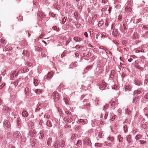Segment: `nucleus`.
I'll list each match as a JSON object with an SVG mask.
<instances>
[{"label":"nucleus","instance_id":"f257e3e1","mask_svg":"<svg viewBox=\"0 0 148 148\" xmlns=\"http://www.w3.org/2000/svg\"><path fill=\"white\" fill-rule=\"evenodd\" d=\"M30 143L32 147L35 148H38L41 146V144L39 141L34 138H31L30 139Z\"/></svg>","mask_w":148,"mask_h":148},{"label":"nucleus","instance_id":"f03ea898","mask_svg":"<svg viewBox=\"0 0 148 148\" xmlns=\"http://www.w3.org/2000/svg\"><path fill=\"white\" fill-rule=\"evenodd\" d=\"M83 142L84 145H85L89 146L91 145L90 140L88 137L84 138L83 140Z\"/></svg>","mask_w":148,"mask_h":148},{"label":"nucleus","instance_id":"7ed1b4c3","mask_svg":"<svg viewBox=\"0 0 148 148\" xmlns=\"http://www.w3.org/2000/svg\"><path fill=\"white\" fill-rule=\"evenodd\" d=\"M53 98L55 102L57 101L60 98L59 94L57 92H54L53 94Z\"/></svg>","mask_w":148,"mask_h":148},{"label":"nucleus","instance_id":"20e7f679","mask_svg":"<svg viewBox=\"0 0 148 148\" xmlns=\"http://www.w3.org/2000/svg\"><path fill=\"white\" fill-rule=\"evenodd\" d=\"M36 130L31 128L29 131V135L31 137H34L36 136Z\"/></svg>","mask_w":148,"mask_h":148},{"label":"nucleus","instance_id":"39448f33","mask_svg":"<svg viewBox=\"0 0 148 148\" xmlns=\"http://www.w3.org/2000/svg\"><path fill=\"white\" fill-rule=\"evenodd\" d=\"M3 125L5 127L7 128L10 129L11 128V124L10 122L8 120H6L3 123Z\"/></svg>","mask_w":148,"mask_h":148},{"label":"nucleus","instance_id":"423d86ee","mask_svg":"<svg viewBox=\"0 0 148 148\" xmlns=\"http://www.w3.org/2000/svg\"><path fill=\"white\" fill-rule=\"evenodd\" d=\"M107 85V84L105 83L104 81H103L102 84L99 86V88L101 90H103L106 88Z\"/></svg>","mask_w":148,"mask_h":148},{"label":"nucleus","instance_id":"0eeeda50","mask_svg":"<svg viewBox=\"0 0 148 148\" xmlns=\"http://www.w3.org/2000/svg\"><path fill=\"white\" fill-rule=\"evenodd\" d=\"M14 137H16L17 138H21L22 136L20 132L18 131L15 132L14 134Z\"/></svg>","mask_w":148,"mask_h":148},{"label":"nucleus","instance_id":"6e6552de","mask_svg":"<svg viewBox=\"0 0 148 148\" xmlns=\"http://www.w3.org/2000/svg\"><path fill=\"white\" fill-rule=\"evenodd\" d=\"M53 75V72H50L48 73L47 75L45 76V78L48 80H49L52 77Z\"/></svg>","mask_w":148,"mask_h":148},{"label":"nucleus","instance_id":"1a4fd4ad","mask_svg":"<svg viewBox=\"0 0 148 148\" xmlns=\"http://www.w3.org/2000/svg\"><path fill=\"white\" fill-rule=\"evenodd\" d=\"M112 34L115 37L117 36L118 35L117 30L116 29H114L112 32Z\"/></svg>","mask_w":148,"mask_h":148},{"label":"nucleus","instance_id":"9d476101","mask_svg":"<svg viewBox=\"0 0 148 148\" xmlns=\"http://www.w3.org/2000/svg\"><path fill=\"white\" fill-rule=\"evenodd\" d=\"M126 140L128 143L130 144L131 143L132 138L130 135H128L126 137Z\"/></svg>","mask_w":148,"mask_h":148},{"label":"nucleus","instance_id":"9b49d317","mask_svg":"<svg viewBox=\"0 0 148 148\" xmlns=\"http://www.w3.org/2000/svg\"><path fill=\"white\" fill-rule=\"evenodd\" d=\"M132 88L131 86L129 85H126L125 86V90L127 91H129L131 90Z\"/></svg>","mask_w":148,"mask_h":148},{"label":"nucleus","instance_id":"f8f14e48","mask_svg":"<svg viewBox=\"0 0 148 148\" xmlns=\"http://www.w3.org/2000/svg\"><path fill=\"white\" fill-rule=\"evenodd\" d=\"M115 74V71L114 70H111L110 77L111 78H113L114 77V75Z\"/></svg>","mask_w":148,"mask_h":148},{"label":"nucleus","instance_id":"ddd939ff","mask_svg":"<svg viewBox=\"0 0 148 148\" xmlns=\"http://www.w3.org/2000/svg\"><path fill=\"white\" fill-rule=\"evenodd\" d=\"M38 16L40 17H42V18H44L46 16V15L44 13L42 12H39L37 14Z\"/></svg>","mask_w":148,"mask_h":148},{"label":"nucleus","instance_id":"4468645a","mask_svg":"<svg viewBox=\"0 0 148 148\" xmlns=\"http://www.w3.org/2000/svg\"><path fill=\"white\" fill-rule=\"evenodd\" d=\"M110 103H111V106L114 108L113 109H114L116 106L117 105L116 102L114 101H111V102H110Z\"/></svg>","mask_w":148,"mask_h":148},{"label":"nucleus","instance_id":"2eb2a0df","mask_svg":"<svg viewBox=\"0 0 148 148\" xmlns=\"http://www.w3.org/2000/svg\"><path fill=\"white\" fill-rule=\"evenodd\" d=\"M41 108V104H38L37 105V108L36 109V110L35 111V112H37L38 111H39L40 109Z\"/></svg>","mask_w":148,"mask_h":148},{"label":"nucleus","instance_id":"dca6fc26","mask_svg":"<svg viewBox=\"0 0 148 148\" xmlns=\"http://www.w3.org/2000/svg\"><path fill=\"white\" fill-rule=\"evenodd\" d=\"M22 114L23 116L24 117H27L28 115V113L26 111H24L22 112Z\"/></svg>","mask_w":148,"mask_h":148},{"label":"nucleus","instance_id":"f3484780","mask_svg":"<svg viewBox=\"0 0 148 148\" xmlns=\"http://www.w3.org/2000/svg\"><path fill=\"white\" fill-rule=\"evenodd\" d=\"M134 83L136 85L139 86L140 84V81L138 80V79L136 78L134 80Z\"/></svg>","mask_w":148,"mask_h":148},{"label":"nucleus","instance_id":"a211bd4d","mask_svg":"<svg viewBox=\"0 0 148 148\" xmlns=\"http://www.w3.org/2000/svg\"><path fill=\"white\" fill-rule=\"evenodd\" d=\"M82 145V141L80 140H79L77 141V143L76 144V145L78 147H80Z\"/></svg>","mask_w":148,"mask_h":148},{"label":"nucleus","instance_id":"6ab92c4d","mask_svg":"<svg viewBox=\"0 0 148 148\" xmlns=\"http://www.w3.org/2000/svg\"><path fill=\"white\" fill-rule=\"evenodd\" d=\"M40 135L39 136V138L42 139L44 137V132L43 131H41L40 133Z\"/></svg>","mask_w":148,"mask_h":148},{"label":"nucleus","instance_id":"aec40b11","mask_svg":"<svg viewBox=\"0 0 148 148\" xmlns=\"http://www.w3.org/2000/svg\"><path fill=\"white\" fill-rule=\"evenodd\" d=\"M60 147L61 148H64L65 147L66 145L65 142L62 140L60 143Z\"/></svg>","mask_w":148,"mask_h":148},{"label":"nucleus","instance_id":"412c9836","mask_svg":"<svg viewBox=\"0 0 148 148\" xmlns=\"http://www.w3.org/2000/svg\"><path fill=\"white\" fill-rule=\"evenodd\" d=\"M73 40H75L76 41V42H79L82 40V39H81V38H79L77 37H74L73 38Z\"/></svg>","mask_w":148,"mask_h":148},{"label":"nucleus","instance_id":"4be33fe9","mask_svg":"<svg viewBox=\"0 0 148 148\" xmlns=\"http://www.w3.org/2000/svg\"><path fill=\"white\" fill-rule=\"evenodd\" d=\"M117 139L119 140V142H122L123 141V138L120 135H119L118 136Z\"/></svg>","mask_w":148,"mask_h":148},{"label":"nucleus","instance_id":"5701e85b","mask_svg":"<svg viewBox=\"0 0 148 148\" xmlns=\"http://www.w3.org/2000/svg\"><path fill=\"white\" fill-rule=\"evenodd\" d=\"M29 88L28 87H26L25 89V95L27 96H29Z\"/></svg>","mask_w":148,"mask_h":148},{"label":"nucleus","instance_id":"b1692460","mask_svg":"<svg viewBox=\"0 0 148 148\" xmlns=\"http://www.w3.org/2000/svg\"><path fill=\"white\" fill-rule=\"evenodd\" d=\"M77 137V135L76 134H73L71 138L72 140H75L76 138V137Z\"/></svg>","mask_w":148,"mask_h":148},{"label":"nucleus","instance_id":"393cba45","mask_svg":"<svg viewBox=\"0 0 148 148\" xmlns=\"http://www.w3.org/2000/svg\"><path fill=\"white\" fill-rule=\"evenodd\" d=\"M104 23V22L102 21H100L98 24V26H101Z\"/></svg>","mask_w":148,"mask_h":148},{"label":"nucleus","instance_id":"a878e982","mask_svg":"<svg viewBox=\"0 0 148 148\" xmlns=\"http://www.w3.org/2000/svg\"><path fill=\"white\" fill-rule=\"evenodd\" d=\"M46 125L47 126L49 127H51L52 126L51 123V122L49 121H48L46 122Z\"/></svg>","mask_w":148,"mask_h":148},{"label":"nucleus","instance_id":"bb28decb","mask_svg":"<svg viewBox=\"0 0 148 148\" xmlns=\"http://www.w3.org/2000/svg\"><path fill=\"white\" fill-rule=\"evenodd\" d=\"M79 122H80L81 123H82L83 124L86 123L87 122L86 120H84L83 119H80L79 120Z\"/></svg>","mask_w":148,"mask_h":148},{"label":"nucleus","instance_id":"cd10ccee","mask_svg":"<svg viewBox=\"0 0 148 148\" xmlns=\"http://www.w3.org/2000/svg\"><path fill=\"white\" fill-rule=\"evenodd\" d=\"M64 102H65L66 104H69V101L68 99L66 98L65 97H64Z\"/></svg>","mask_w":148,"mask_h":148},{"label":"nucleus","instance_id":"c85d7f7f","mask_svg":"<svg viewBox=\"0 0 148 148\" xmlns=\"http://www.w3.org/2000/svg\"><path fill=\"white\" fill-rule=\"evenodd\" d=\"M28 51H25V50H24L23 51L22 54L24 56H27L28 55Z\"/></svg>","mask_w":148,"mask_h":148},{"label":"nucleus","instance_id":"c756f323","mask_svg":"<svg viewBox=\"0 0 148 148\" xmlns=\"http://www.w3.org/2000/svg\"><path fill=\"white\" fill-rule=\"evenodd\" d=\"M73 120L72 118H66V121L67 123H70Z\"/></svg>","mask_w":148,"mask_h":148},{"label":"nucleus","instance_id":"7c9ffc66","mask_svg":"<svg viewBox=\"0 0 148 148\" xmlns=\"http://www.w3.org/2000/svg\"><path fill=\"white\" fill-rule=\"evenodd\" d=\"M16 73V71L14 72L10 76V77L12 79H14V77L15 76V74Z\"/></svg>","mask_w":148,"mask_h":148},{"label":"nucleus","instance_id":"2f4dec72","mask_svg":"<svg viewBox=\"0 0 148 148\" xmlns=\"http://www.w3.org/2000/svg\"><path fill=\"white\" fill-rule=\"evenodd\" d=\"M52 28L53 29H54L57 32H58L59 31L60 29L59 28L57 27L56 26H54L52 27Z\"/></svg>","mask_w":148,"mask_h":148},{"label":"nucleus","instance_id":"473e14b6","mask_svg":"<svg viewBox=\"0 0 148 148\" xmlns=\"http://www.w3.org/2000/svg\"><path fill=\"white\" fill-rule=\"evenodd\" d=\"M34 83L35 86H37L38 84V80L36 79H34Z\"/></svg>","mask_w":148,"mask_h":148},{"label":"nucleus","instance_id":"72a5a7b5","mask_svg":"<svg viewBox=\"0 0 148 148\" xmlns=\"http://www.w3.org/2000/svg\"><path fill=\"white\" fill-rule=\"evenodd\" d=\"M67 19V17H64V18H63L62 19V23L63 24H64L65 23L66 20Z\"/></svg>","mask_w":148,"mask_h":148},{"label":"nucleus","instance_id":"f704fd0d","mask_svg":"<svg viewBox=\"0 0 148 148\" xmlns=\"http://www.w3.org/2000/svg\"><path fill=\"white\" fill-rule=\"evenodd\" d=\"M17 128L19 130H20L21 128V123H17Z\"/></svg>","mask_w":148,"mask_h":148},{"label":"nucleus","instance_id":"c9c22d12","mask_svg":"<svg viewBox=\"0 0 148 148\" xmlns=\"http://www.w3.org/2000/svg\"><path fill=\"white\" fill-rule=\"evenodd\" d=\"M41 91V90L40 89H37L36 90H35V92L38 94L40 93Z\"/></svg>","mask_w":148,"mask_h":148},{"label":"nucleus","instance_id":"e433bc0d","mask_svg":"<svg viewBox=\"0 0 148 148\" xmlns=\"http://www.w3.org/2000/svg\"><path fill=\"white\" fill-rule=\"evenodd\" d=\"M138 93V94H140L143 92V90L142 88H140L138 90H137Z\"/></svg>","mask_w":148,"mask_h":148},{"label":"nucleus","instance_id":"4c0bfd02","mask_svg":"<svg viewBox=\"0 0 148 148\" xmlns=\"http://www.w3.org/2000/svg\"><path fill=\"white\" fill-rule=\"evenodd\" d=\"M81 128V126L80 125H77L75 127V130H76L77 131L79 130Z\"/></svg>","mask_w":148,"mask_h":148},{"label":"nucleus","instance_id":"58836bf2","mask_svg":"<svg viewBox=\"0 0 148 148\" xmlns=\"http://www.w3.org/2000/svg\"><path fill=\"white\" fill-rule=\"evenodd\" d=\"M142 135L140 134L137 135L135 137V139L136 140H138L141 137Z\"/></svg>","mask_w":148,"mask_h":148},{"label":"nucleus","instance_id":"ea45409f","mask_svg":"<svg viewBox=\"0 0 148 148\" xmlns=\"http://www.w3.org/2000/svg\"><path fill=\"white\" fill-rule=\"evenodd\" d=\"M49 14V15L53 17H55L56 15V14H54L51 12H50Z\"/></svg>","mask_w":148,"mask_h":148},{"label":"nucleus","instance_id":"a19ab883","mask_svg":"<svg viewBox=\"0 0 148 148\" xmlns=\"http://www.w3.org/2000/svg\"><path fill=\"white\" fill-rule=\"evenodd\" d=\"M102 144H100L99 143H95V146H97V147H101L102 146Z\"/></svg>","mask_w":148,"mask_h":148},{"label":"nucleus","instance_id":"79ce46f5","mask_svg":"<svg viewBox=\"0 0 148 148\" xmlns=\"http://www.w3.org/2000/svg\"><path fill=\"white\" fill-rule=\"evenodd\" d=\"M125 10L126 11H130L131 10V8H130L129 7H128V6L126 7L125 8Z\"/></svg>","mask_w":148,"mask_h":148},{"label":"nucleus","instance_id":"37998d69","mask_svg":"<svg viewBox=\"0 0 148 148\" xmlns=\"http://www.w3.org/2000/svg\"><path fill=\"white\" fill-rule=\"evenodd\" d=\"M108 139L112 142L114 140V138L113 137H109L108 138Z\"/></svg>","mask_w":148,"mask_h":148},{"label":"nucleus","instance_id":"c03bdc74","mask_svg":"<svg viewBox=\"0 0 148 148\" xmlns=\"http://www.w3.org/2000/svg\"><path fill=\"white\" fill-rule=\"evenodd\" d=\"M105 144L106 146H108L109 147H110L111 146V144L110 143H108V142L106 141L105 142Z\"/></svg>","mask_w":148,"mask_h":148},{"label":"nucleus","instance_id":"a18cd8bd","mask_svg":"<svg viewBox=\"0 0 148 148\" xmlns=\"http://www.w3.org/2000/svg\"><path fill=\"white\" fill-rule=\"evenodd\" d=\"M109 105L108 104H106L104 107L103 110H106L108 109V108L109 107Z\"/></svg>","mask_w":148,"mask_h":148},{"label":"nucleus","instance_id":"49530a36","mask_svg":"<svg viewBox=\"0 0 148 148\" xmlns=\"http://www.w3.org/2000/svg\"><path fill=\"white\" fill-rule=\"evenodd\" d=\"M124 130V132L126 133L127 131V125L124 126L123 127Z\"/></svg>","mask_w":148,"mask_h":148},{"label":"nucleus","instance_id":"de8ad7c7","mask_svg":"<svg viewBox=\"0 0 148 148\" xmlns=\"http://www.w3.org/2000/svg\"><path fill=\"white\" fill-rule=\"evenodd\" d=\"M64 127L66 129H69L71 128V126L67 124L65 126H64Z\"/></svg>","mask_w":148,"mask_h":148},{"label":"nucleus","instance_id":"09e8293b","mask_svg":"<svg viewBox=\"0 0 148 148\" xmlns=\"http://www.w3.org/2000/svg\"><path fill=\"white\" fill-rule=\"evenodd\" d=\"M19 80H18L17 82H14L12 84L15 86H16L18 84Z\"/></svg>","mask_w":148,"mask_h":148},{"label":"nucleus","instance_id":"8fccbe9b","mask_svg":"<svg viewBox=\"0 0 148 148\" xmlns=\"http://www.w3.org/2000/svg\"><path fill=\"white\" fill-rule=\"evenodd\" d=\"M58 142L57 141L54 144V145H53V146L55 148H58Z\"/></svg>","mask_w":148,"mask_h":148},{"label":"nucleus","instance_id":"3c124183","mask_svg":"<svg viewBox=\"0 0 148 148\" xmlns=\"http://www.w3.org/2000/svg\"><path fill=\"white\" fill-rule=\"evenodd\" d=\"M16 123H21V120L20 118H17L16 119Z\"/></svg>","mask_w":148,"mask_h":148},{"label":"nucleus","instance_id":"603ef678","mask_svg":"<svg viewBox=\"0 0 148 148\" xmlns=\"http://www.w3.org/2000/svg\"><path fill=\"white\" fill-rule=\"evenodd\" d=\"M50 116L49 115L45 114L44 115V117L45 118L49 119L50 118Z\"/></svg>","mask_w":148,"mask_h":148},{"label":"nucleus","instance_id":"864d4df0","mask_svg":"<svg viewBox=\"0 0 148 148\" xmlns=\"http://www.w3.org/2000/svg\"><path fill=\"white\" fill-rule=\"evenodd\" d=\"M5 85V83H3L0 86V89L3 88Z\"/></svg>","mask_w":148,"mask_h":148},{"label":"nucleus","instance_id":"5fc2aeb1","mask_svg":"<svg viewBox=\"0 0 148 148\" xmlns=\"http://www.w3.org/2000/svg\"><path fill=\"white\" fill-rule=\"evenodd\" d=\"M138 101V99H136V98H134L133 99L132 102L133 103H136V102Z\"/></svg>","mask_w":148,"mask_h":148},{"label":"nucleus","instance_id":"6e6d98bb","mask_svg":"<svg viewBox=\"0 0 148 148\" xmlns=\"http://www.w3.org/2000/svg\"><path fill=\"white\" fill-rule=\"evenodd\" d=\"M108 113L107 112H106L104 116V118L105 119H106L107 118V117L108 116Z\"/></svg>","mask_w":148,"mask_h":148},{"label":"nucleus","instance_id":"4d7b16f0","mask_svg":"<svg viewBox=\"0 0 148 148\" xmlns=\"http://www.w3.org/2000/svg\"><path fill=\"white\" fill-rule=\"evenodd\" d=\"M126 114H130L131 112L130 111L128 110L127 109L126 110Z\"/></svg>","mask_w":148,"mask_h":148},{"label":"nucleus","instance_id":"13d9d810","mask_svg":"<svg viewBox=\"0 0 148 148\" xmlns=\"http://www.w3.org/2000/svg\"><path fill=\"white\" fill-rule=\"evenodd\" d=\"M26 63L27 65L29 66L30 67L32 65V64L30 62H27Z\"/></svg>","mask_w":148,"mask_h":148},{"label":"nucleus","instance_id":"bf43d9fd","mask_svg":"<svg viewBox=\"0 0 148 148\" xmlns=\"http://www.w3.org/2000/svg\"><path fill=\"white\" fill-rule=\"evenodd\" d=\"M116 116L115 115H114V116H112V118L111 119L112 120V121H114V119H115L116 118Z\"/></svg>","mask_w":148,"mask_h":148},{"label":"nucleus","instance_id":"052dcab7","mask_svg":"<svg viewBox=\"0 0 148 148\" xmlns=\"http://www.w3.org/2000/svg\"><path fill=\"white\" fill-rule=\"evenodd\" d=\"M65 113L67 114V115H71V112L69 111H65Z\"/></svg>","mask_w":148,"mask_h":148},{"label":"nucleus","instance_id":"680f3d73","mask_svg":"<svg viewBox=\"0 0 148 148\" xmlns=\"http://www.w3.org/2000/svg\"><path fill=\"white\" fill-rule=\"evenodd\" d=\"M122 16L121 14L119 15L118 17V19L121 20L122 19Z\"/></svg>","mask_w":148,"mask_h":148},{"label":"nucleus","instance_id":"e2e57ef3","mask_svg":"<svg viewBox=\"0 0 148 148\" xmlns=\"http://www.w3.org/2000/svg\"><path fill=\"white\" fill-rule=\"evenodd\" d=\"M108 2L107 0H102V3L105 4Z\"/></svg>","mask_w":148,"mask_h":148},{"label":"nucleus","instance_id":"0e129e2a","mask_svg":"<svg viewBox=\"0 0 148 148\" xmlns=\"http://www.w3.org/2000/svg\"><path fill=\"white\" fill-rule=\"evenodd\" d=\"M144 97L145 99H148V93L147 94H145Z\"/></svg>","mask_w":148,"mask_h":148},{"label":"nucleus","instance_id":"69168bd1","mask_svg":"<svg viewBox=\"0 0 148 148\" xmlns=\"http://www.w3.org/2000/svg\"><path fill=\"white\" fill-rule=\"evenodd\" d=\"M1 43H3V44L4 43V42H5V40L3 38H1Z\"/></svg>","mask_w":148,"mask_h":148},{"label":"nucleus","instance_id":"338daca9","mask_svg":"<svg viewBox=\"0 0 148 148\" xmlns=\"http://www.w3.org/2000/svg\"><path fill=\"white\" fill-rule=\"evenodd\" d=\"M139 142L141 144H143L145 142H146L144 140H139Z\"/></svg>","mask_w":148,"mask_h":148},{"label":"nucleus","instance_id":"774afa93","mask_svg":"<svg viewBox=\"0 0 148 148\" xmlns=\"http://www.w3.org/2000/svg\"><path fill=\"white\" fill-rule=\"evenodd\" d=\"M91 66H87V67H86V70H88L89 69H91Z\"/></svg>","mask_w":148,"mask_h":148}]
</instances>
